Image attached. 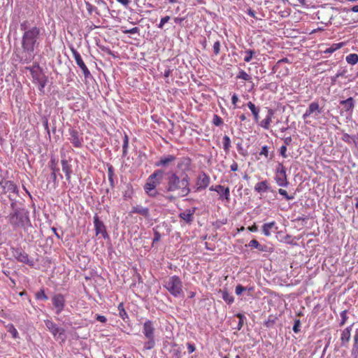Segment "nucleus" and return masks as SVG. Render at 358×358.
I'll use <instances>...</instances> for the list:
<instances>
[{"mask_svg":"<svg viewBox=\"0 0 358 358\" xmlns=\"http://www.w3.org/2000/svg\"><path fill=\"white\" fill-rule=\"evenodd\" d=\"M223 148L227 151L230 147L231 141L228 136L225 135L222 138Z\"/></svg>","mask_w":358,"mask_h":358,"instance_id":"47","label":"nucleus"},{"mask_svg":"<svg viewBox=\"0 0 358 358\" xmlns=\"http://www.w3.org/2000/svg\"><path fill=\"white\" fill-rule=\"evenodd\" d=\"M70 137L69 140L75 148H80L83 146V138L82 134L73 127H70L68 130Z\"/></svg>","mask_w":358,"mask_h":358,"instance_id":"7","label":"nucleus"},{"mask_svg":"<svg viewBox=\"0 0 358 358\" xmlns=\"http://www.w3.org/2000/svg\"><path fill=\"white\" fill-rule=\"evenodd\" d=\"M278 193L285 197V199L287 201L292 200L294 199V195H289L286 190L283 189H279Z\"/></svg>","mask_w":358,"mask_h":358,"instance_id":"48","label":"nucleus"},{"mask_svg":"<svg viewBox=\"0 0 358 358\" xmlns=\"http://www.w3.org/2000/svg\"><path fill=\"white\" fill-rule=\"evenodd\" d=\"M71 51L73 54V58L76 62V64L80 68L85 78H88L90 76V72L83 62L80 53L73 48H71Z\"/></svg>","mask_w":358,"mask_h":358,"instance_id":"9","label":"nucleus"},{"mask_svg":"<svg viewBox=\"0 0 358 358\" xmlns=\"http://www.w3.org/2000/svg\"><path fill=\"white\" fill-rule=\"evenodd\" d=\"M0 185L3 189L4 193H17L18 191L17 185L13 181L3 180L0 182Z\"/></svg>","mask_w":358,"mask_h":358,"instance_id":"21","label":"nucleus"},{"mask_svg":"<svg viewBox=\"0 0 358 358\" xmlns=\"http://www.w3.org/2000/svg\"><path fill=\"white\" fill-rule=\"evenodd\" d=\"M45 327L52 333L55 338H60L64 333V329L59 328L57 325L52 320H46L44 321Z\"/></svg>","mask_w":358,"mask_h":358,"instance_id":"11","label":"nucleus"},{"mask_svg":"<svg viewBox=\"0 0 358 358\" xmlns=\"http://www.w3.org/2000/svg\"><path fill=\"white\" fill-rule=\"evenodd\" d=\"M213 123L215 126H220L223 124V120L219 115H214L213 117Z\"/></svg>","mask_w":358,"mask_h":358,"instance_id":"53","label":"nucleus"},{"mask_svg":"<svg viewBox=\"0 0 358 358\" xmlns=\"http://www.w3.org/2000/svg\"><path fill=\"white\" fill-rule=\"evenodd\" d=\"M258 55H259L257 54V52L255 50H248V58H247L248 63L250 62L251 59H256Z\"/></svg>","mask_w":358,"mask_h":358,"instance_id":"49","label":"nucleus"},{"mask_svg":"<svg viewBox=\"0 0 358 358\" xmlns=\"http://www.w3.org/2000/svg\"><path fill=\"white\" fill-rule=\"evenodd\" d=\"M195 211L196 208L186 209L185 210L179 214V217L182 221H184L185 223L187 224H191L192 222L194 221V215L195 213Z\"/></svg>","mask_w":358,"mask_h":358,"instance_id":"16","label":"nucleus"},{"mask_svg":"<svg viewBox=\"0 0 358 358\" xmlns=\"http://www.w3.org/2000/svg\"><path fill=\"white\" fill-rule=\"evenodd\" d=\"M8 331L12 335L14 338L19 337L18 332L13 324H9L7 326Z\"/></svg>","mask_w":358,"mask_h":358,"instance_id":"39","label":"nucleus"},{"mask_svg":"<svg viewBox=\"0 0 358 358\" xmlns=\"http://www.w3.org/2000/svg\"><path fill=\"white\" fill-rule=\"evenodd\" d=\"M341 43L333 44L330 48H327L324 52L325 53H332L336 51L337 49L341 47Z\"/></svg>","mask_w":358,"mask_h":358,"instance_id":"52","label":"nucleus"},{"mask_svg":"<svg viewBox=\"0 0 358 358\" xmlns=\"http://www.w3.org/2000/svg\"><path fill=\"white\" fill-rule=\"evenodd\" d=\"M347 313H348L347 310H343L341 313V322L339 323V326L340 327H342V326H343L345 324V322H346V321H347V320L348 318V316H347Z\"/></svg>","mask_w":358,"mask_h":358,"instance_id":"51","label":"nucleus"},{"mask_svg":"<svg viewBox=\"0 0 358 358\" xmlns=\"http://www.w3.org/2000/svg\"><path fill=\"white\" fill-rule=\"evenodd\" d=\"M353 345L351 350V355L352 357L358 358V338L354 336Z\"/></svg>","mask_w":358,"mask_h":358,"instance_id":"36","label":"nucleus"},{"mask_svg":"<svg viewBox=\"0 0 358 358\" xmlns=\"http://www.w3.org/2000/svg\"><path fill=\"white\" fill-rule=\"evenodd\" d=\"M248 108L250 110L252 115L253 116L254 121L256 123L259 122V112H260V108L259 106H255L253 103L251 101L248 102Z\"/></svg>","mask_w":358,"mask_h":358,"instance_id":"24","label":"nucleus"},{"mask_svg":"<svg viewBox=\"0 0 358 358\" xmlns=\"http://www.w3.org/2000/svg\"><path fill=\"white\" fill-rule=\"evenodd\" d=\"M273 115V111L271 109H268L267 110V115L266 117L262 120V121H259L258 123L264 129H268L269 125L271 122L272 116Z\"/></svg>","mask_w":358,"mask_h":358,"instance_id":"27","label":"nucleus"},{"mask_svg":"<svg viewBox=\"0 0 358 358\" xmlns=\"http://www.w3.org/2000/svg\"><path fill=\"white\" fill-rule=\"evenodd\" d=\"M29 24L27 20L20 24V29L23 31L20 61L24 63H29L34 59V51L39 45L38 41L41 31V29L36 26L29 27Z\"/></svg>","mask_w":358,"mask_h":358,"instance_id":"1","label":"nucleus"},{"mask_svg":"<svg viewBox=\"0 0 358 358\" xmlns=\"http://www.w3.org/2000/svg\"><path fill=\"white\" fill-rule=\"evenodd\" d=\"M276 175L280 176H287L286 169L282 164H280L278 165V167L277 168Z\"/></svg>","mask_w":358,"mask_h":358,"instance_id":"50","label":"nucleus"},{"mask_svg":"<svg viewBox=\"0 0 358 358\" xmlns=\"http://www.w3.org/2000/svg\"><path fill=\"white\" fill-rule=\"evenodd\" d=\"M248 15L254 18L256 22L262 21L263 17H264V15L262 13L251 8L248 9Z\"/></svg>","mask_w":358,"mask_h":358,"instance_id":"32","label":"nucleus"},{"mask_svg":"<svg viewBox=\"0 0 358 358\" xmlns=\"http://www.w3.org/2000/svg\"><path fill=\"white\" fill-rule=\"evenodd\" d=\"M16 259L22 263L26 264L29 266H33L34 262L33 260L29 258V255L24 251L21 250H17L14 255Z\"/></svg>","mask_w":358,"mask_h":358,"instance_id":"18","label":"nucleus"},{"mask_svg":"<svg viewBox=\"0 0 358 358\" xmlns=\"http://www.w3.org/2000/svg\"><path fill=\"white\" fill-rule=\"evenodd\" d=\"M155 331L153 322L151 320H147L143 325V334L145 338H155Z\"/></svg>","mask_w":358,"mask_h":358,"instance_id":"17","label":"nucleus"},{"mask_svg":"<svg viewBox=\"0 0 358 358\" xmlns=\"http://www.w3.org/2000/svg\"><path fill=\"white\" fill-rule=\"evenodd\" d=\"M231 102H232V104L236 107V108H241L243 106V103H242L241 104V101L240 99H238V96L236 94H234L231 97Z\"/></svg>","mask_w":358,"mask_h":358,"instance_id":"44","label":"nucleus"},{"mask_svg":"<svg viewBox=\"0 0 358 358\" xmlns=\"http://www.w3.org/2000/svg\"><path fill=\"white\" fill-rule=\"evenodd\" d=\"M346 61L348 64L355 65L358 62V55L352 53L346 57Z\"/></svg>","mask_w":358,"mask_h":358,"instance_id":"38","label":"nucleus"},{"mask_svg":"<svg viewBox=\"0 0 358 358\" xmlns=\"http://www.w3.org/2000/svg\"><path fill=\"white\" fill-rule=\"evenodd\" d=\"M210 190L217 192V194L220 195V199H225L227 201L229 200L230 191L228 187H225L224 186L218 185L210 187Z\"/></svg>","mask_w":358,"mask_h":358,"instance_id":"15","label":"nucleus"},{"mask_svg":"<svg viewBox=\"0 0 358 358\" xmlns=\"http://www.w3.org/2000/svg\"><path fill=\"white\" fill-rule=\"evenodd\" d=\"M275 318L273 317H269L268 320H266L265 322V325L267 327H271L273 326V324L275 323Z\"/></svg>","mask_w":358,"mask_h":358,"instance_id":"58","label":"nucleus"},{"mask_svg":"<svg viewBox=\"0 0 358 358\" xmlns=\"http://www.w3.org/2000/svg\"><path fill=\"white\" fill-rule=\"evenodd\" d=\"M245 289V288L243 286H242V285H238V286H236V291H235V292H236V294L237 295H239V294H241L242 293V292H243V291H244Z\"/></svg>","mask_w":358,"mask_h":358,"instance_id":"62","label":"nucleus"},{"mask_svg":"<svg viewBox=\"0 0 358 358\" xmlns=\"http://www.w3.org/2000/svg\"><path fill=\"white\" fill-rule=\"evenodd\" d=\"M139 31H140V29L138 27H134L131 29H124V27H122V32L123 34H139Z\"/></svg>","mask_w":358,"mask_h":358,"instance_id":"46","label":"nucleus"},{"mask_svg":"<svg viewBox=\"0 0 358 358\" xmlns=\"http://www.w3.org/2000/svg\"><path fill=\"white\" fill-rule=\"evenodd\" d=\"M131 213L139 214L141 215L144 216L145 217H148L150 215V210L148 208L143 207L141 206H134L131 210Z\"/></svg>","mask_w":358,"mask_h":358,"instance_id":"26","label":"nucleus"},{"mask_svg":"<svg viewBox=\"0 0 358 358\" xmlns=\"http://www.w3.org/2000/svg\"><path fill=\"white\" fill-rule=\"evenodd\" d=\"M191 166L192 159L188 157L180 158L177 164L178 169L185 172L189 171L191 169Z\"/></svg>","mask_w":358,"mask_h":358,"instance_id":"22","label":"nucleus"},{"mask_svg":"<svg viewBox=\"0 0 358 358\" xmlns=\"http://www.w3.org/2000/svg\"><path fill=\"white\" fill-rule=\"evenodd\" d=\"M286 152H287L286 145L281 146L280 149V153L283 157H287Z\"/></svg>","mask_w":358,"mask_h":358,"instance_id":"64","label":"nucleus"},{"mask_svg":"<svg viewBox=\"0 0 358 358\" xmlns=\"http://www.w3.org/2000/svg\"><path fill=\"white\" fill-rule=\"evenodd\" d=\"M114 175H115L114 169H113V166L112 165L108 166V180L112 186L113 185V183H114V180H113Z\"/></svg>","mask_w":358,"mask_h":358,"instance_id":"41","label":"nucleus"},{"mask_svg":"<svg viewBox=\"0 0 358 358\" xmlns=\"http://www.w3.org/2000/svg\"><path fill=\"white\" fill-rule=\"evenodd\" d=\"M61 164L62 171L65 173L66 180L70 182L72 173V166L70 164V162L66 159H62L61 160Z\"/></svg>","mask_w":358,"mask_h":358,"instance_id":"19","label":"nucleus"},{"mask_svg":"<svg viewBox=\"0 0 358 358\" xmlns=\"http://www.w3.org/2000/svg\"><path fill=\"white\" fill-rule=\"evenodd\" d=\"M26 69L30 71L34 82L40 86V90H43L47 80L39 65L34 64L32 66L26 67Z\"/></svg>","mask_w":358,"mask_h":358,"instance_id":"5","label":"nucleus"},{"mask_svg":"<svg viewBox=\"0 0 358 358\" xmlns=\"http://www.w3.org/2000/svg\"><path fill=\"white\" fill-rule=\"evenodd\" d=\"M117 308H118V310H119V315H120V317L124 320L125 318H127L128 317L127 315V313L124 309V303H120L118 306H117Z\"/></svg>","mask_w":358,"mask_h":358,"instance_id":"40","label":"nucleus"},{"mask_svg":"<svg viewBox=\"0 0 358 358\" xmlns=\"http://www.w3.org/2000/svg\"><path fill=\"white\" fill-rule=\"evenodd\" d=\"M255 190L258 193L264 192L270 190V187L268 185L267 181L264 180L259 182H257L255 185Z\"/></svg>","mask_w":358,"mask_h":358,"instance_id":"31","label":"nucleus"},{"mask_svg":"<svg viewBox=\"0 0 358 358\" xmlns=\"http://www.w3.org/2000/svg\"><path fill=\"white\" fill-rule=\"evenodd\" d=\"M343 11H345V12L352 11V12H355V13H358V5H355L354 6H352L350 9V8H343Z\"/></svg>","mask_w":358,"mask_h":358,"instance_id":"61","label":"nucleus"},{"mask_svg":"<svg viewBox=\"0 0 358 358\" xmlns=\"http://www.w3.org/2000/svg\"><path fill=\"white\" fill-rule=\"evenodd\" d=\"M86 9L87 10V13L90 15H92L93 13H96V14H99L97 8L91 4L90 3L86 1L85 2Z\"/></svg>","mask_w":358,"mask_h":358,"instance_id":"42","label":"nucleus"},{"mask_svg":"<svg viewBox=\"0 0 358 358\" xmlns=\"http://www.w3.org/2000/svg\"><path fill=\"white\" fill-rule=\"evenodd\" d=\"M169 20H170V17L168 15L162 17L160 20L159 24H158V27L160 29H162L164 24L168 22Z\"/></svg>","mask_w":358,"mask_h":358,"instance_id":"57","label":"nucleus"},{"mask_svg":"<svg viewBox=\"0 0 358 358\" xmlns=\"http://www.w3.org/2000/svg\"><path fill=\"white\" fill-rule=\"evenodd\" d=\"M96 319L97 321L102 322V323H105L107 321V319L105 316L100 315H96Z\"/></svg>","mask_w":358,"mask_h":358,"instance_id":"63","label":"nucleus"},{"mask_svg":"<svg viewBox=\"0 0 358 358\" xmlns=\"http://www.w3.org/2000/svg\"><path fill=\"white\" fill-rule=\"evenodd\" d=\"M164 287L175 297L180 296L182 291V282L177 275L169 277L164 281Z\"/></svg>","mask_w":358,"mask_h":358,"instance_id":"4","label":"nucleus"},{"mask_svg":"<svg viewBox=\"0 0 358 358\" xmlns=\"http://www.w3.org/2000/svg\"><path fill=\"white\" fill-rule=\"evenodd\" d=\"M218 293L221 294L222 299L228 304H231L234 302V299L233 296L231 295L226 289H220Z\"/></svg>","mask_w":358,"mask_h":358,"instance_id":"30","label":"nucleus"},{"mask_svg":"<svg viewBox=\"0 0 358 358\" xmlns=\"http://www.w3.org/2000/svg\"><path fill=\"white\" fill-rule=\"evenodd\" d=\"M220 51V41H217L213 44V52L215 55H218Z\"/></svg>","mask_w":358,"mask_h":358,"instance_id":"56","label":"nucleus"},{"mask_svg":"<svg viewBox=\"0 0 358 358\" xmlns=\"http://www.w3.org/2000/svg\"><path fill=\"white\" fill-rule=\"evenodd\" d=\"M129 147V138L127 135H125L123 140L122 145V155L126 156L127 154V149Z\"/></svg>","mask_w":358,"mask_h":358,"instance_id":"43","label":"nucleus"},{"mask_svg":"<svg viewBox=\"0 0 358 358\" xmlns=\"http://www.w3.org/2000/svg\"><path fill=\"white\" fill-rule=\"evenodd\" d=\"M317 111V114L321 113V110L320 109L319 104L317 102H312L307 108L305 113L303 115V118L305 120L308 116H310L314 112Z\"/></svg>","mask_w":358,"mask_h":358,"instance_id":"25","label":"nucleus"},{"mask_svg":"<svg viewBox=\"0 0 358 358\" xmlns=\"http://www.w3.org/2000/svg\"><path fill=\"white\" fill-rule=\"evenodd\" d=\"M268 147L266 145H264L262 148V150L259 152L260 155H264L266 157H268Z\"/></svg>","mask_w":358,"mask_h":358,"instance_id":"59","label":"nucleus"},{"mask_svg":"<svg viewBox=\"0 0 358 358\" xmlns=\"http://www.w3.org/2000/svg\"><path fill=\"white\" fill-rule=\"evenodd\" d=\"M275 180L277 184L281 187H287L289 184L287 181V176H280L276 175Z\"/></svg>","mask_w":358,"mask_h":358,"instance_id":"37","label":"nucleus"},{"mask_svg":"<svg viewBox=\"0 0 358 358\" xmlns=\"http://www.w3.org/2000/svg\"><path fill=\"white\" fill-rule=\"evenodd\" d=\"M28 217L21 210L16 209L9 216L10 223L14 227H23Z\"/></svg>","mask_w":358,"mask_h":358,"instance_id":"6","label":"nucleus"},{"mask_svg":"<svg viewBox=\"0 0 358 358\" xmlns=\"http://www.w3.org/2000/svg\"><path fill=\"white\" fill-rule=\"evenodd\" d=\"M171 354V358H180L181 357V350L178 345L173 343L172 345V349L170 351Z\"/></svg>","mask_w":358,"mask_h":358,"instance_id":"34","label":"nucleus"},{"mask_svg":"<svg viewBox=\"0 0 358 358\" xmlns=\"http://www.w3.org/2000/svg\"><path fill=\"white\" fill-rule=\"evenodd\" d=\"M36 298L37 299H43L45 301L48 299L43 289H41L36 294Z\"/></svg>","mask_w":358,"mask_h":358,"instance_id":"54","label":"nucleus"},{"mask_svg":"<svg viewBox=\"0 0 358 358\" xmlns=\"http://www.w3.org/2000/svg\"><path fill=\"white\" fill-rule=\"evenodd\" d=\"M148 341L144 343L143 350H150L155 348V338H147Z\"/></svg>","mask_w":358,"mask_h":358,"instance_id":"35","label":"nucleus"},{"mask_svg":"<svg viewBox=\"0 0 358 358\" xmlns=\"http://www.w3.org/2000/svg\"><path fill=\"white\" fill-rule=\"evenodd\" d=\"M352 324L346 327L342 331L341 336V345L346 347L351 337Z\"/></svg>","mask_w":358,"mask_h":358,"instance_id":"20","label":"nucleus"},{"mask_svg":"<svg viewBox=\"0 0 358 358\" xmlns=\"http://www.w3.org/2000/svg\"><path fill=\"white\" fill-rule=\"evenodd\" d=\"M248 247H250L251 250L256 249L258 252L271 253L273 252L272 248L261 244L256 239L251 240L248 244Z\"/></svg>","mask_w":358,"mask_h":358,"instance_id":"12","label":"nucleus"},{"mask_svg":"<svg viewBox=\"0 0 358 358\" xmlns=\"http://www.w3.org/2000/svg\"><path fill=\"white\" fill-rule=\"evenodd\" d=\"M52 302L57 315L60 314L65 307L66 300L62 294H56L52 298Z\"/></svg>","mask_w":358,"mask_h":358,"instance_id":"10","label":"nucleus"},{"mask_svg":"<svg viewBox=\"0 0 358 358\" xmlns=\"http://www.w3.org/2000/svg\"><path fill=\"white\" fill-rule=\"evenodd\" d=\"M300 327H301V321L300 320L297 319V320H294V326H293V331L294 333H299L301 329H300Z\"/></svg>","mask_w":358,"mask_h":358,"instance_id":"55","label":"nucleus"},{"mask_svg":"<svg viewBox=\"0 0 358 358\" xmlns=\"http://www.w3.org/2000/svg\"><path fill=\"white\" fill-rule=\"evenodd\" d=\"M210 182V177L205 172L200 173L196 182L197 190L205 189L209 185Z\"/></svg>","mask_w":358,"mask_h":358,"instance_id":"13","label":"nucleus"},{"mask_svg":"<svg viewBox=\"0 0 358 358\" xmlns=\"http://www.w3.org/2000/svg\"><path fill=\"white\" fill-rule=\"evenodd\" d=\"M94 225L96 235L101 234L103 238H108L106 226L103 222L99 220L97 215H95L94 217Z\"/></svg>","mask_w":358,"mask_h":358,"instance_id":"14","label":"nucleus"},{"mask_svg":"<svg viewBox=\"0 0 358 358\" xmlns=\"http://www.w3.org/2000/svg\"><path fill=\"white\" fill-rule=\"evenodd\" d=\"M355 136H350L347 133H344L341 137L342 141L350 144L353 143Z\"/></svg>","mask_w":358,"mask_h":358,"instance_id":"45","label":"nucleus"},{"mask_svg":"<svg viewBox=\"0 0 358 358\" xmlns=\"http://www.w3.org/2000/svg\"><path fill=\"white\" fill-rule=\"evenodd\" d=\"M164 171L162 169L155 170L147 179V182L143 186L145 194L152 198L157 197L159 193L157 187L160 185Z\"/></svg>","mask_w":358,"mask_h":358,"instance_id":"3","label":"nucleus"},{"mask_svg":"<svg viewBox=\"0 0 358 358\" xmlns=\"http://www.w3.org/2000/svg\"><path fill=\"white\" fill-rule=\"evenodd\" d=\"M273 229H278V227H276V223L274 221L268 223H265L262 226V232L265 236H269L271 234L270 231Z\"/></svg>","mask_w":358,"mask_h":358,"instance_id":"29","label":"nucleus"},{"mask_svg":"<svg viewBox=\"0 0 358 358\" xmlns=\"http://www.w3.org/2000/svg\"><path fill=\"white\" fill-rule=\"evenodd\" d=\"M340 104L343 106L345 111H352L355 107V100L352 97H349L345 100L341 101Z\"/></svg>","mask_w":358,"mask_h":358,"instance_id":"28","label":"nucleus"},{"mask_svg":"<svg viewBox=\"0 0 358 358\" xmlns=\"http://www.w3.org/2000/svg\"><path fill=\"white\" fill-rule=\"evenodd\" d=\"M252 292V287H248V302L250 303V312L256 313L260 310L262 303L259 298L253 297Z\"/></svg>","mask_w":358,"mask_h":358,"instance_id":"8","label":"nucleus"},{"mask_svg":"<svg viewBox=\"0 0 358 358\" xmlns=\"http://www.w3.org/2000/svg\"><path fill=\"white\" fill-rule=\"evenodd\" d=\"M166 186L168 192H178L181 196H185L190 192V179L187 174H185L181 178L173 171H169L166 173Z\"/></svg>","mask_w":358,"mask_h":358,"instance_id":"2","label":"nucleus"},{"mask_svg":"<svg viewBox=\"0 0 358 358\" xmlns=\"http://www.w3.org/2000/svg\"><path fill=\"white\" fill-rule=\"evenodd\" d=\"M187 347L189 353H192V352H194L196 350L194 344L191 343H187Z\"/></svg>","mask_w":358,"mask_h":358,"instance_id":"60","label":"nucleus"},{"mask_svg":"<svg viewBox=\"0 0 358 358\" xmlns=\"http://www.w3.org/2000/svg\"><path fill=\"white\" fill-rule=\"evenodd\" d=\"M176 157L174 155H169L166 156L162 157L158 162L155 163V166L157 167L162 166L166 167L171 163L175 162Z\"/></svg>","mask_w":358,"mask_h":358,"instance_id":"23","label":"nucleus"},{"mask_svg":"<svg viewBox=\"0 0 358 358\" xmlns=\"http://www.w3.org/2000/svg\"><path fill=\"white\" fill-rule=\"evenodd\" d=\"M256 62H252L250 63V66H248V70L249 71L250 74H248V83H249V80L250 79L251 76H255V73H257V69L258 66L256 65Z\"/></svg>","mask_w":358,"mask_h":358,"instance_id":"33","label":"nucleus"}]
</instances>
